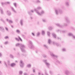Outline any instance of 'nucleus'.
<instances>
[{"mask_svg": "<svg viewBox=\"0 0 75 75\" xmlns=\"http://www.w3.org/2000/svg\"><path fill=\"white\" fill-rule=\"evenodd\" d=\"M0 10L1 11V14H4V12H3V10L1 8H0Z\"/></svg>", "mask_w": 75, "mask_h": 75, "instance_id": "4be33fe9", "label": "nucleus"}, {"mask_svg": "<svg viewBox=\"0 0 75 75\" xmlns=\"http://www.w3.org/2000/svg\"><path fill=\"white\" fill-rule=\"evenodd\" d=\"M5 30L7 31H8V29L7 27H5Z\"/></svg>", "mask_w": 75, "mask_h": 75, "instance_id": "3c124183", "label": "nucleus"}, {"mask_svg": "<svg viewBox=\"0 0 75 75\" xmlns=\"http://www.w3.org/2000/svg\"><path fill=\"white\" fill-rule=\"evenodd\" d=\"M35 68H34V67L33 68V72H35Z\"/></svg>", "mask_w": 75, "mask_h": 75, "instance_id": "a19ab883", "label": "nucleus"}, {"mask_svg": "<svg viewBox=\"0 0 75 75\" xmlns=\"http://www.w3.org/2000/svg\"><path fill=\"white\" fill-rule=\"evenodd\" d=\"M47 34L48 36H50V32L48 31L47 32Z\"/></svg>", "mask_w": 75, "mask_h": 75, "instance_id": "c03bdc74", "label": "nucleus"}, {"mask_svg": "<svg viewBox=\"0 0 75 75\" xmlns=\"http://www.w3.org/2000/svg\"><path fill=\"white\" fill-rule=\"evenodd\" d=\"M20 66L21 67H24V63L23 62L22 60H21L20 62Z\"/></svg>", "mask_w": 75, "mask_h": 75, "instance_id": "ddd939ff", "label": "nucleus"}, {"mask_svg": "<svg viewBox=\"0 0 75 75\" xmlns=\"http://www.w3.org/2000/svg\"><path fill=\"white\" fill-rule=\"evenodd\" d=\"M45 75H48V74L47 73V72H46V73H45Z\"/></svg>", "mask_w": 75, "mask_h": 75, "instance_id": "e2e57ef3", "label": "nucleus"}, {"mask_svg": "<svg viewBox=\"0 0 75 75\" xmlns=\"http://www.w3.org/2000/svg\"><path fill=\"white\" fill-rule=\"evenodd\" d=\"M50 74L51 75H52V72L50 71Z\"/></svg>", "mask_w": 75, "mask_h": 75, "instance_id": "4d7b16f0", "label": "nucleus"}, {"mask_svg": "<svg viewBox=\"0 0 75 75\" xmlns=\"http://www.w3.org/2000/svg\"><path fill=\"white\" fill-rule=\"evenodd\" d=\"M63 25H64V26H65L66 27H67V26H68V24L67 23H64L63 24Z\"/></svg>", "mask_w": 75, "mask_h": 75, "instance_id": "bb28decb", "label": "nucleus"}, {"mask_svg": "<svg viewBox=\"0 0 75 75\" xmlns=\"http://www.w3.org/2000/svg\"><path fill=\"white\" fill-rule=\"evenodd\" d=\"M65 5L66 6H69V2L68 1L66 2L65 3Z\"/></svg>", "mask_w": 75, "mask_h": 75, "instance_id": "b1692460", "label": "nucleus"}, {"mask_svg": "<svg viewBox=\"0 0 75 75\" xmlns=\"http://www.w3.org/2000/svg\"><path fill=\"white\" fill-rule=\"evenodd\" d=\"M42 35H44V34H45V31L42 30Z\"/></svg>", "mask_w": 75, "mask_h": 75, "instance_id": "7c9ffc66", "label": "nucleus"}, {"mask_svg": "<svg viewBox=\"0 0 75 75\" xmlns=\"http://www.w3.org/2000/svg\"><path fill=\"white\" fill-rule=\"evenodd\" d=\"M1 4L2 5V6H4V4H10V2H2L1 3Z\"/></svg>", "mask_w": 75, "mask_h": 75, "instance_id": "9d476101", "label": "nucleus"}, {"mask_svg": "<svg viewBox=\"0 0 75 75\" xmlns=\"http://www.w3.org/2000/svg\"><path fill=\"white\" fill-rule=\"evenodd\" d=\"M9 23H10V24H11V23H13V22L12 21L10 20L9 21V22H8Z\"/></svg>", "mask_w": 75, "mask_h": 75, "instance_id": "58836bf2", "label": "nucleus"}, {"mask_svg": "<svg viewBox=\"0 0 75 75\" xmlns=\"http://www.w3.org/2000/svg\"><path fill=\"white\" fill-rule=\"evenodd\" d=\"M62 64V62L59 61V60H57L56 64Z\"/></svg>", "mask_w": 75, "mask_h": 75, "instance_id": "a211bd4d", "label": "nucleus"}, {"mask_svg": "<svg viewBox=\"0 0 75 75\" xmlns=\"http://www.w3.org/2000/svg\"><path fill=\"white\" fill-rule=\"evenodd\" d=\"M16 33L18 34H19L20 33V30H19L17 29L16 30Z\"/></svg>", "mask_w": 75, "mask_h": 75, "instance_id": "79ce46f5", "label": "nucleus"}, {"mask_svg": "<svg viewBox=\"0 0 75 75\" xmlns=\"http://www.w3.org/2000/svg\"><path fill=\"white\" fill-rule=\"evenodd\" d=\"M6 14L8 16H10L11 15V13L10 11H7Z\"/></svg>", "mask_w": 75, "mask_h": 75, "instance_id": "f3484780", "label": "nucleus"}, {"mask_svg": "<svg viewBox=\"0 0 75 75\" xmlns=\"http://www.w3.org/2000/svg\"><path fill=\"white\" fill-rule=\"evenodd\" d=\"M17 57H18L20 56V53H19V52H18L17 53Z\"/></svg>", "mask_w": 75, "mask_h": 75, "instance_id": "37998d69", "label": "nucleus"}, {"mask_svg": "<svg viewBox=\"0 0 75 75\" xmlns=\"http://www.w3.org/2000/svg\"><path fill=\"white\" fill-rule=\"evenodd\" d=\"M21 56H24V55L23 54H21Z\"/></svg>", "mask_w": 75, "mask_h": 75, "instance_id": "338daca9", "label": "nucleus"}, {"mask_svg": "<svg viewBox=\"0 0 75 75\" xmlns=\"http://www.w3.org/2000/svg\"><path fill=\"white\" fill-rule=\"evenodd\" d=\"M42 8H41V7L40 6H38V7L37 9H36V10H41V9Z\"/></svg>", "mask_w": 75, "mask_h": 75, "instance_id": "cd10ccee", "label": "nucleus"}, {"mask_svg": "<svg viewBox=\"0 0 75 75\" xmlns=\"http://www.w3.org/2000/svg\"><path fill=\"white\" fill-rule=\"evenodd\" d=\"M0 30H1L2 32H4V29L3 27L0 26Z\"/></svg>", "mask_w": 75, "mask_h": 75, "instance_id": "412c9836", "label": "nucleus"}, {"mask_svg": "<svg viewBox=\"0 0 75 75\" xmlns=\"http://www.w3.org/2000/svg\"><path fill=\"white\" fill-rule=\"evenodd\" d=\"M52 35L53 36V38H56V35L54 33H52Z\"/></svg>", "mask_w": 75, "mask_h": 75, "instance_id": "5701e85b", "label": "nucleus"}, {"mask_svg": "<svg viewBox=\"0 0 75 75\" xmlns=\"http://www.w3.org/2000/svg\"><path fill=\"white\" fill-rule=\"evenodd\" d=\"M28 13L30 16H31L33 13H34V11L33 10H30V11H28Z\"/></svg>", "mask_w": 75, "mask_h": 75, "instance_id": "1a4fd4ad", "label": "nucleus"}, {"mask_svg": "<svg viewBox=\"0 0 75 75\" xmlns=\"http://www.w3.org/2000/svg\"><path fill=\"white\" fill-rule=\"evenodd\" d=\"M42 21L44 23H45L47 22V20L45 19H42Z\"/></svg>", "mask_w": 75, "mask_h": 75, "instance_id": "2f4dec72", "label": "nucleus"}, {"mask_svg": "<svg viewBox=\"0 0 75 75\" xmlns=\"http://www.w3.org/2000/svg\"><path fill=\"white\" fill-rule=\"evenodd\" d=\"M40 34V33L39 32H38L37 33V37H39Z\"/></svg>", "mask_w": 75, "mask_h": 75, "instance_id": "c756f323", "label": "nucleus"}, {"mask_svg": "<svg viewBox=\"0 0 75 75\" xmlns=\"http://www.w3.org/2000/svg\"><path fill=\"white\" fill-rule=\"evenodd\" d=\"M43 46L45 48H46V49H48V46L47 45H44Z\"/></svg>", "mask_w": 75, "mask_h": 75, "instance_id": "c85d7f7f", "label": "nucleus"}, {"mask_svg": "<svg viewBox=\"0 0 75 75\" xmlns=\"http://www.w3.org/2000/svg\"><path fill=\"white\" fill-rule=\"evenodd\" d=\"M1 21H3L4 23H6V22H5V21H4L3 19H1Z\"/></svg>", "mask_w": 75, "mask_h": 75, "instance_id": "a18cd8bd", "label": "nucleus"}, {"mask_svg": "<svg viewBox=\"0 0 75 75\" xmlns=\"http://www.w3.org/2000/svg\"><path fill=\"white\" fill-rule=\"evenodd\" d=\"M22 37H25V36L24 35H22Z\"/></svg>", "mask_w": 75, "mask_h": 75, "instance_id": "69168bd1", "label": "nucleus"}, {"mask_svg": "<svg viewBox=\"0 0 75 75\" xmlns=\"http://www.w3.org/2000/svg\"><path fill=\"white\" fill-rule=\"evenodd\" d=\"M23 74V71H20L19 72V75H21Z\"/></svg>", "mask_w": 75, "mask_h": 75, "instance_id": "72a5a7b5", "label": "nucleus"}, {"mask_svg": "<svg viewBox=\"0 0 75 75\" xmlns=\"http://www.w3.org/2000/svg\"><path fill=\"white\" fill-rule=\"evenodd\" d=\"M43 57L44 58H46V57H47V55H43Z\"/></svg>", "mask_w": 75, "mask_h": 75, "instance_id": "5fc2aeb1", "label": "nucleus"}, {"mask_svg": "<svg viewBox=\"0 0 75 75\" xmlns=\"http://www.w3.org/2000/svg\"><path fill=\"white\" fill-rule=\"evenodd\" d=\"M36 2L38 3H40L41 2L39 0H37Z\"/></svg>", "mask_w": 75, "mask_h": 75, "instance_id": "8fccbe9b", "label": "nucleus"}, {"mask_svg": "<svg viewBox=\"0 0 75 75\" xmlns=\"http://www.w3.org/2000/svg\"><path fill=\"white\" fill-rule=\"evenodd\" d=\"M24 22V20L23 19H21L20 21V24L21 25H23V23Z\"/></svg>", "mask_w": 75, "mask_h": 75, "instance_id": "aec40b11", "label": "nucleus"}, {"mask_svg": "<svg viewBox=\"0 0 75 75\" xmlns=\"http://www.w3.org/2000/svg\"><path fill=\"white\" fill-rule=\"evenodd\" d=\"M13 4L15 8H17V3H13Z\"/></svg>", "mask_w": 75, "mask_h": 75, "instance_id": "a878e982", "label": "nucleus"}, {"mask_svg": "<svg viewBox=\"0 0 75 75\" xmlns=\"http://www.w3.org/2000/svg\"><path fill=\"white\" fill-rule=\"evenodd\" d=\"M65 74L66 75H69L71 74V73H70V72L69 71L67 70L65 71Z\"/></svg>", "mask_w": 75, "mask_h": 75, "instance_id": "dca6fc26", "label": "nucleus"}, {"mask_svg": "<svg viewBox=\"0 0 75 75\" xmlns=\"http://www.w3.org/2000/svg\"><path fill=\"white\" fill-rule=\"evenodd\" d=\"M23 1L26 2V1H27V0H23Z\"/></svg>", "mask_w": 75, "mask_h": 75, "instance_id": "0e129e2a", "label": "nucleus"}, {"mask_svg": "<svg viewBox=\"0 0 75 75\" xmlns=\"http://www.w3.org/2000/svg\"><path fill=\"white\" fill-rule=\"evenodd\" d=\"M18 38L20 40V41H22V39H21V38H20V37L18 36Z\"/></svg>", "mask_w": 75, "mask_h": 75, "instance_id": "49530a36", "label": "nucleus"}, {"mask_svg": "<svg viewBox=\"0 0 75 75\" xmlns=\"http://www.w3.org/2000/svg\"><path fill=\"white\" fill-rule=\"evenodd\" d=\"M43 61L44 62V63H45V64L46 66L47 67V68H50V64L49 63L47 62V60H43Z\"/></svg>", "mask_w": 75, "mask_h": 75, "instance_id": "39448f33", "label": "nucleus"}, {"mask_svg": "<svg viewBox=\"0 0 75 75\" xmlns=\"http://www.w3.org/2000/svg\"><path fill=\"white\" fill-rule=\"evenodd\" d=\"M38 75H40V73L39 72V73H38Z\"/></svg>", "mask_w": 75, "mask_h": 75, "instance_id": "774afa93", "label": "nucleus"}, {"mask_svg": "<svg viewBox=\"0 0 75 75\" xmlns=\"http://www.w3.org/2000/svg\"><path fill=\"white\" fill-rule=\"evenodd\" d=\"M24 75H28V74L27 73H24Z\"/></svg>", "mask_w": 75, "mask_h": 75, "instance_id": "6e6d98bb", "label": "nucleus"}, {"mask_svg": "<svg viewBox=\"0 0 75 75\" xmlns=\"http://www.w3.org/2000/svg\"><path fill=\"white\" fill-rule=\"evenodd\" d=\"M10 8L12 11H13V13H16V10H15V9H14V8H13V7L12 6H11Z\"/></svg>", "mask_w": 75, "mask_h": 75, "instance_id": "f8f14e48", "label": "nucleus"}, {"mask_svg": "<svg viewBox=\"0 0 75 75\" xmlns=\"http://www.w3.org/2000/svg\"><path fill=\"white\" fill-rule=\"evenodd\" d=\"M8 41H6L4 43V45H7V44H8Z\"/></svg>", "mask_w": 75, "mask_h": 75, "instance_id": "c9c22d12", "label": "nucleus"}, {"mask_svg": "<svg viewBox=\"0 0 75 75\" xmlns=\"http://www.w3.org/2000/svg\"><path fill=\"white\" fill-rule=\"evenodd\" d=\"M4 65L6 68H7L8 66V65H9L10 64V63H9V62H10V61H8V63H7L5 61H4Z\"/></svg>", "mask_w": 75, "mask_h": 75, "instance_id": "6e6552de", "label": "nucleus"}, {"mask_svg": "<svg viewBox=\"0 0 75 75\" xmlns=\"http://www.w3.org/2000/svg\"><path fill=\"white\" fill-rule=\"evenodd\" d=\"M31 34H32V35H33V36H35V34H34V33L32 32L31 33Z\"/></svg>", "mask_w": 75, "mask_h": 75, "instance_id": "09e8293b", "label": "nucleus"}, {"mask_svg": "<svg viewBox=\"0 0 75 75\" xmlns=\"http://www.w3.org/2000/svg\"><path fill=\"white\" fill-rule=\"evenodd\" d=\"M16 65V64L14 63H12L11 64V67H15Z\"/></svg>", "mask_w": 75, "mask_h": 75, "instance_id": "6ab92c4d", "label": "nucleus"}, {"mask_svg": "<svg viewBox=\"0 0 75 75\" xmlns=\"http://www.w3.org/2000/svg\"><path fill=\"white\" fill-rule=\"evenodd\" d=\"M53 45H57V47H59V44L58 43L53 42Z\"/></svg>", "mask_w": 75, "mask_h": 75, "instance_id": "2eb2a0df", "label": "nucleus"}, {"mask_svg": "<svg viewBox=\"0 0 75 75\" xmlns=\"http://www.w3.org/2000/svg\"><path fill=\"white\" fill-rule=\"evenodd\" d=\"M56 31L57 33H59V32L60 31V30H59V29H57L56 30Z\"/></svg>", "mask_w": 75, "mask_h": 75, "instance_id": "603ef678", "label": "nucleus"}, {"mask_svg": "<svg viewBox=\"0 0 75 75\" xmlns=\"http://www.w3.org/2000/svg\"><path fill=\"white\" fill-rule=\"evenodd\" d=\"M66 32V31L65 30H60V33H65Z\"/></svg>", "mask_w": 75, "mask_h": 75, "instance_id": "4c0bfd02", "label": "nucleus"}, {"mask_svg": "<svg viewBox=\"0 0 75 75\" xmlns=\"http://www.w3.org/2000/svg\"><path fill=\"white\" fill-rule=\"evenodd\" d=\"M8 38V36H5V39H7Z\"/></svg>", "mask_w": 75, "mask_h": 75, "instance_id": "13d9d810", "label": "nucleus"}, {"mask_svg": "<svg viewBox=\"0 0 75 75\" xmlns=\"http://www.w3.org/2000/svg\"><path fill=\"white\" fill-rule=\"evenodd\" d=\"M50 55L51 57H52L54 59H57V58H58V56L55 55L52 53H51Z\"/></svg>", "mask_w": 75, "mask_h": 75, "instance_id": "423d86ee", "label": "nucleus"}, {"mask_svg": "<svg viewBox=\"0 0 75 75\" xmlns=\"http://www.w3.org/2000/svg\"><path fill=\"white\" fill-rule=\"evenodd\" d=\"M34 10L38 16H41L44 13V11H42L40 13L39 11L38 10H37V9L35 8L34 9Z\"/></svg>", "mask_w": 75, "mask_h": 75, "instance_id": "7ed1b4c3", "label": "nucleus"}, {"mask_svg": "<svg viewBox=\"0 0 75 75\" xmlns=\"http://www.w3.org/2000/svg\"><path fill=\"white\" fill-rule=\"evenodd\" d=\"M62 51H64V52H65L66 51V48H63L62 49Z\"/></svg>", "mask_w": 75, "mask_h": 75, "instance_id": "e433bc0d", "label": "nucleus"}, {"mask_svg": "<svg viewBox=\"0 0 75 75\" xmlns=\"http://www.w3.org/2000/svg\"><path fill=\"white\" fill-rule=\"evenodd\" d=\"M3 75V74L2 73V72H1V71H0V75Z\"/></svg>", "mask_w": 75, "mask_h": 75, "instance_id": "680f3d73", "label": "nucleus"}, {"mask_svg": "<svg viewBox=\"0 0 75 75\" xmlns=\"http://www.w3.org/2000/svg\"><path fill=\"white\" fill-rule=\"evenodd\" d=\"M16 47H20V49L23 52H26L25 50H24V48L25 47L24 45L21 44L17 43L16 44Z\"/></svg>", "mask_w": 75, "mask_h": 75, "instance_id": "f257e3e1", "label": "nucleus"}, {"mask_svg": "<svg viewBox=\"0 0 75 75\" xmlns=\"http://www.w3.org/2000/svg\"><path fill=\"white\" fill-rule=\"evenodd\" d=\"M68 35L69 37H72L73 40H75V35H73L72 33H68Z\"/></svg>", "mask_w": 75, "mask_h": 75, "instance_id": "0eeeda50", "label": "nucleus"}, {"mask_svg": "<svg viewBox=\"0 0 75 75\" xmlns=\"http://www.w3.org/2000/svg\"><path fill=\"white\" fill-rule=\"evenodd\" d=\"M31 65L30 64H28L27 65V67L28 68H31Z\"/></svg>", "mask_w": 75, "mask_h": 75, "instance_id": "f704fd0d", "label": "nucleus"}, {"mask_svg": "<svg viewBox=\"0 0 75 75\" xmlns=\"http://www.w3.org/2000/svg\"><path fill=\"white\" fill-rule=\"evenodd\" d=\"M55 25L56 26L59 27H60V28H63V26L60 25L59 23H56Z\"/></svg>", "mask_w": 75, "mask_h": 75, "instance_id": "4468645a", "label": "nucleus"}, {"mask_svg": "<svg viewBox=\"0 0 75 75\" xmlns=\"http://www.w3.org/2000/svg\"><path fill=\"white\" fill-rule=\"evenodd\" d=\"M48 43H49V44H51V40L50 39H49L48 40Z\"/></svg>", "mask_w": 75, "mask_h": 75, "instance_id": "ea45409f", "label": "nucleus"}, {"mask_svg": "<svg viewBox=\"0 0 75 75\" xmlns=\"http://www.w3.org/2000/svg\"><path fill=\"white\" fill-rule=\"evenodd\" d=\"M6 21H7L8 22H9V20H8V19L7 18L6 19Z\"/></svg>", "mask_w": 75, "mask_h": 75, "instance_id": "bf43d9fd", "label": "nucleus"}, {"mask_svg": "<svg viewBox=\"0 0 75 75\" xmlns=\"http://www.w3.org/2000/svg\"><path fill=\"white\" fill-rule=\"evenodd\" d=\"M65 19L66 21V23L67 24H69L70 23V21L69 20V18L68 17H66Z\"/></svg>", "mask_w": 75, "mask_h": 75, "instance_id": "9b49d317", "label": "nucleus"}, {"mask_svg": "<svg viewBox=\"0 0 75 75\" xmlns=\"http://www.w3.org/2000/svg\"><path fill=\"white\" fill-rule=\"evenodd\" d=\"M57 40H61V38H59V37H57Z\"/></svg>", "mask_w": 75, "mask_h": 75, "instance_id": "de8ad7c7", "label": "nucleus"}, {"mask_svg": "<svg viewBox=\"0 0 75 75\" xmlns=\"http://www.w3.org/2000/svg\"><path fill=\"white\" fill-rule=\"evenodd\" d=\"M10 58H14V56H13V55L11 54H10Z\"/></svg>", "mask_w": 75, "mask_h": 75, "instance_id": "473e14b6", "label": "nucleus"}, {"mask_svg": "<svg viewBox=\"0 0 75 75\" xmlns=\"http://www.w3.org/2000/svg\"><path fill=\"white\" fill-rule=\"evenodd\" d=\"M28 42L29 43V44H28V47H29L30 48H33L34 46H33V42L30 40L28 41Z\"/></svg>", "mask_w": 75, "mask_h": 75, "instance_id": "20e7f679", "label": "nucleus"}, {"mask_svg": "<svg viewBox=\"0 0 75 75\" xmlns=\"http://www.w3.org/2000/svg\"><path fill=\"white\" fill-rule=\"evenodd\" d=\"M15 40H16L17 41H19V39H18L17 38H15Z\"/></svg>", "mask_w": 75, "mask_h": 75, "instance_id": "864d4df0", "label": "nucleus"}, {"mask_svg": "<svg viewBox=\"0 0 75 75\" xmlns=\"http://www.w3.org/2000/svg\"><path fill=\"white\" fill-rule=\"evenodd\" d=\"M55 13L56 15H58L59 13L60 14H62L63 13L62 10L59 8L56 9L55 10Z\"/></svg>", "mask_w": 75, "mask_h": 75, "instance_id": "f03ea898", "label": "nucleus"}, {"mask_svg": "<svg viewBox=\"0 0 75 75\" xmlns=\"http://www.w3.org/2000/svg\"><path fill=\"white\" fill-rule=\"evenodd\" d=\"M1 56H2V54H1V53L0 52V57H1Z\"/></svg>", "mask_w": 75, "mask_h": 75, "instance_id": "052dcab7", "label": "nucleus"}, {"mask_svg": "<svg viewBox=\"0 0 75 75\" xmlns=\"http://www.w3.org/2000/svg\"><path fill=\"white\" fill-rule=\"evenodd\" d=\"M48 29H49V30H52L53 29V27L51 26H49L48 27Z\"/></svg>", "mask_w": 75, "mask_h": 75, "instance_id": "393cba45", "label": "nucleus"}]
</instances>
